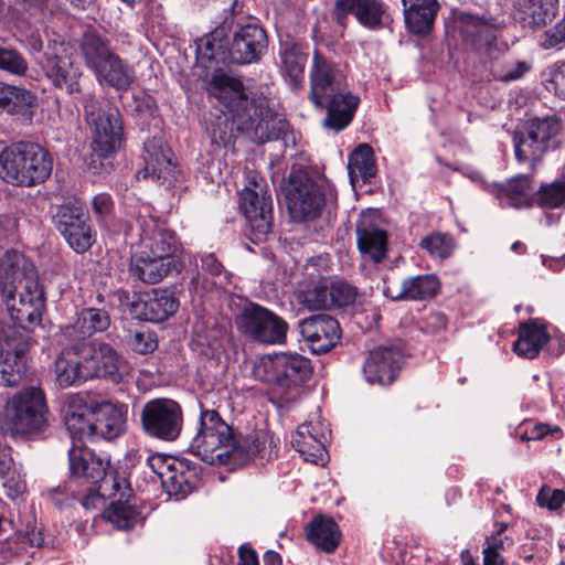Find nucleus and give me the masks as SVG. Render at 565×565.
Segmentation results:
<instances>
[{
  "label": "nucleus",
  "instance_id": "1",
  "mask_svg": "<svg viewBox=\"0 0 565 565\" xmlns=\"http://www.w3.org/2000/svg\"><path fill=\"white\" fill-rule=\"evenodd\" d=\"M68 460L70 486L77 489L78 501L86 510L103 508L107 497L114 495L126 480L109 460L89 448H71Z\"/></svg>",
  "mask_w": 565,
  "mask_h": 565
},
{
  "label": "nucleus",
  "instance_id": "2",
  "mask_svg": "<svg viewBox=\"0 0 565 565\" xmlns=\"http://www.w3.org/2000/svg\"><path fill=\"white\" fill-rule=\"evenodd\" d=\"M78 51L85 66L100 85L126 92L135 81L134 70L111 45V40L95 29L83 32Z\"/></svg>",
  "mask_w": 565,
  "mask_h": 565
},
{
  "label": "nucleus",
  "instance_id": "3",
  "mask_svg": "<svg viewBox=\"0 0 565 565\" xmlns=\"http://www.w3.org/2000/svg\"><path fill=\"white\" fill-rule=\"evenodd\" d=\"M53 160L39 143L20 141L0 152V177L18 186H34L51 175Z\"/></svg>",
  "mask_w": 565,
  "mask_h": 565
},
{
  "label": "nucleus",
  "instance_id": "4",
  "mask_svg": "<svg viewBox=\"0 0 565 565\" xmlns=\"http://www.w3.org/2000/svg\"><path fill=\"white\" fill-rule=\"evenodd\" d=\"M49 405L40 385L25 386L15 392L4 409L6 427L12 436L31 437L49 427Z\"/></svg>",
  "mask_w": 565,
  "mask_h": 565
},
{
  "label": "nucleus",
  "instance_id": "5",
  "mask_svg": "<svg viewBox=\"0 0 565 565\" xmlns=\"http://www.w3.org/2000/svg\"><path fill=\"white\" fill-rule=\"evenodd\" d=\"M235 430L215 409L201 408L199 429L189 451L209 465H230Z\"/></svg>",
  "mask_w": 565,
  "mask_h": 565
},
{
  "label": "nucleus",
  "instance_id": "6",
  "mask_svg": "<svg viewBox=\"0 0 565 565\" xmlns=\"http://www.w3.org/2000/svg\"><path fill=\"white\" fill-rule=\"evenodd\" d=\"M561 120L555 116L533 118L527 121L524 130L513 134L514 154L518 162L527 163L534 170L544 154L558 147Z\"/></svg>",
  "mask_w": 565,
  "mask_h": 565
},
{
  "label": "nucleus",
  "instance_id": "7",
  "mask_svg": "<svg viewBox=\"0 0 565 565\" xmlns=\"http://www.w3.org/2000/svg\"><path fill=\"white\" fill-rule=\"evenodd\" d=\"M287 210L294 222L302 223L320 217L326 205L322 184L306 170H292L284 186Z\"/></svg>",
  "mask_w": 565,
  "mask_h": 565
},
{
  "label": "nucleus",
  "instance_id": "8",
  "mask_svg": "<svg viewBox=\"0 0 565 565\" xmlns=\"http://www.w3.org/2000/svg\"><path fill=\"white\" fill-rule=\"evenodd\" d=\"M237 329L254 341L265 344H284L288 323L275 312L257 305L248 303L236 316Z\"/></svg>",
  "mask_w": 565,
  "mask_h": 565
},
{
  "label": "nucleus",
  "instance_id": "9",
  "mask_svg": "<svg viewBox=\"0 0 565 565\" xmlns=\"http://www.w3.org/2000/svg\"><path fill=\"white\" fill-rule=\"evenodd\" d=\"M140 420L147 436L173 441L178 439L183 427V411L174 399L153 398L143 405Z\"/></svg>",
  "mask_w": 565,
  "mask_h": 565
},
{
  "label": "nucleus",
  "instance_id": "10",
  "mask_svg": "<svg viewBox=\"0 0 565 565\" xmlns=\"http://www.w3.org/2000/svg\"><path fill=\"white\" fill-rule=\"evenodd\" d=\"M134 217L139 231V252L154 256L175 257L178 241L174 232L152 215L149 205H140Z\"/></svg>",
  "mask_w": 565,
  "mask_h": 565
},
{
  "label": "nucleus",
  "instance_id": "11",
  "mask_svg": "<svg viewBox=\"0 0 565 565\" xmlns=\"http://www.w3.org/2000/svg\"><path fill=\"white\" fill-rule=\"evenodd\" d=\"M87 121L93 125V152L99 158H109L117 152L122 140L121 115L116 107L108 106L95 113L94 104L85 105Z\"/></svg>",
  "mask_w": 565,
  "mask_h": 565
},
{
  "label": "nucleus",
  "instance_id": "12",
  "mask_svg": "<svg viewBox=\"0 0 565 565\" xmlns=\"http://www.w3.org/2000/svg\"><path fill=\"white\" fill-rule=\"evenodd\" d=\"M30 337L17 328L0 332V381L7 386L20 384L26 375L25 354Z\"/></svg>",
  "mask_w": 565,
  "mask_h": 565
},
{
  "label": "nucleus",
  "instance_id": "13",
  "mask_svg": "<svg viewBox=\"0 0 565 565\" xmlns=\"http://www.w3.org/2000/svg\"><path fill=\"white\" fill-rule=\"evenodd\" d=\"M236 131L246 135L253 142L265 143L275 135V113L263 100L248 98L246 105L232 113Z\"/></svg>",
  "mask_w": 565,
  "mask_h": 565
},
{
  "label": "nucleus",
  "instance_id": "14",
  "mask_svg": "<svg viewBox=\"0 0 565 565\" xmlns=\"http://www.w3.org/2000/svg\"><path fill=\"white\" fill-rule=\"evenodd\" d=\"M1 295L11 319L24 331L39 326L45 307L44 291L35 281H28L15 298V291Z\"/></svg>",
  "mask_w": 565,
  "mask_h": 565
},
{
  "label": "nucleus",
  "instance_id": "15",
  "mask_svg": "<svg viewBox=\"0 0 565 565\" xmlns=\"http://www.w3.org/2000/svg\"><path fill=\"white\" fill-rule=\"evenodd\" d=\"M142 159L145 168L137 172L136 178L151 179L170 188L178 174V167L170 147L161 137H152L143 143Z\"/></svg>",
  "mask_w": 565,
  "mask_h": 565
},
{
  "label": "nucleus",
  "instance_id": "16",
  "mask_svg": "<svg viewBox=\"0 0 565 565\" xmlns=\"http://www.w3.org/2000/svg\"><path fill=\"white\" fill-rule=\"evenodd\" d=\"M179 299L168 289L152 288L135 294L127 303L129 313L136 319L161 323L178 311Z\"/></svg>",
  "mask_w": 565,
  "mask_h": 565
},
{
  "label": "nucleus",
  "instance_id": "17",
  "mask_svg": "<svg viewBox=\"0 0 565 565\" xmlns=\"http://www.w3.org/2000/svg\"><path fill=\"white\" fill-rule=\"evenodd\" d=\"M461 44L470 47L484 58H495L505 50L499 43V25L480 17L461 12Z\"/></svg>",
  "mask_w": 565,
  "mask_h": 565
},
{
  "label": "nucleus",
  "instance_id": "18",
  "mask_svg": "<svg viewBox=\"0 0 565 565\" xmlns=\"http://www.w3.org/2000/svg\"><path fill=\"white\" fill-rule=\"evenodd\" d=\"M41 67L56 89L65 90L71 96L82 92L79 79L83 72L63 45L45 52Z\"/></svg>",
  "mask_w": 565,
  "mask_h": 565
},
{
  "label": "nucleus",
  "instance_id": "19",
  "mask_svg": "<svg viewBox=\"0 0 565 565\" xmlns=\"http://www.w3.org/2000/svg\"><path fill=\"white\" fill-rule=\"evenodd\" d=\"M54 225L67 244L76 253H84L94 243L88 215L77 204L66 203L57 207L53 216Z\"/></svg>",
  "mask_w": 565,
  "mask_h": 565
},
{
  "label": "nucleus",
  "instance_id": "20",
  "mask_svg": "<svg viewBox=\"0 0 565 565\" xmlns=\"http://www.w3.org/2000/svg\"><path fill=\"white\" fill-rule=\"evenodd\" d=\"M309 82V99L313 105L326 104L327 98L347 90L345 76L342 71L318 50L312 55Z\"/></svg>",
  "mask_w": 565,
  "mask_h": 565
},
{
  "label": "nucleus",
  "instance_id": "21",
  "mask_svg": "<svg viewBox=\"0 0 565 565\" xmlns=\"http://www.w3.org/2000/svg\"><path fill=\"white\" fill-rule=\"evenodd\" d=\"M86 342L66 341L54 362L55 382L61 388L79 386L89 381Z\"/></svg>",
  "mask_w": 565,
  "mask_h": 565
},
{
  "label": "nucleus",
  "instance_id": "22",
  "mask_svg": "<svg viewBox=\"0 0 565 565\" xmlns=\"http://www.w3.org/2000/svg\"><path fill=\"white\" fill-rule=\"evenodd\" d=\"M268 380L286 390L299 388L312 375L311 361L297 353L276 354L266 366Z\"/></svg>",
  "mask_w": 565,
  "mask_h": 565
},
{
  "label": "nucleus",
  "instance_id": "23",
  "mask_svg": "<svg viewBox=\"0 0 565 565\" xmlns=\"http://www.w3.org/2000/svg\"><path fill=\"white\" fill-rule=\"evenodd\" d=\"M230 465H245L253 460L260 463L278 456L279 438L267 430L253 431L247 435L235 433Z\"/></svg>",
  "mask_w": 565,
  "mask_h": 565
},
{
  "label": "nucleus",
  "instance_id": "24",
  "mask_svg": "<svg viewBox=\"0 0 565 565\" xmlns=\"http://www.w3.org/2000/svg\"><path fill=\"white\" fill-rule=\"evenodd\" d=\"M298 329L303 341L316 354H322L333 349L341 339L339 321L326 313H319L302 319Z\"/></svg>",
  "mask_w": 565,
  "mask_h": 565
},
{
  "label": "nucleus",
  "instance_id": "25",
  "mask_svg": "<svg viewBox=\"0 0 565 565\" xmlns=\"http://www.w3.org/2000/svg\"><path fill=\"white\" fill-rule=\"evenodd\" d=\"M349 14L373 31L384 28L388 18L387 7L382 0H335L332 15L337 23L345 26Z\"/></svg>",
  "mask_w": 565,
  "mask_h": 565
},
{
  "label": "nucleus",
  "instance_id": "26",
  "mask_svg": "<svg viewBox=\"0 0 565 565\" xmlns=\"http://www.w3.org/2000/svg\"><path fill=\"white\" fill-rule=\"evenodd\" d=\"M201 472V466L188 459H166L157 471L168 494L177 498H184L195 489Z\"/></svg>",
  "mask_w": 565,
  "mask_h": 565
},
{
  "label": "nucleus",
  "instance_id": "27",
  "mask_svg": "<svg viewBox=\"0 0 565 565\" xmlns=\"http://www.w3.org/2000/svg\"><path fill=\"white\" fill-rule=\"evenodd\" d=\"M404 354L396 345L377 347L370 351L363 364V374L371 384L390 385L398 375Z\"/></svg>",
  "mask_w": 565,
  "mask_h": 565
},
{
  "label": "nucleus",
  "instance_id": "28",
  "mask_svg": "<svg viewBox=\"0 0 565 565\" xmlns=\"http://www.w3.org/2000/svg\"><path fill=\"white\" fill-rule=\"evenodd\" d=\"M88 350L87 362L88 379H105L113 383H120L127 371L126 361L108 343L86 342Z\"/></svg>",
  "mask_w": 565,
  "mask_h": 565
},
{
  "label": "nucleus",
  "instance_id": "29",
  "mask_svg": "<svg viewBox=\"0 0 565 565\" xmlns=\"http://www.w3.org/2000/svg\"><path fill=\"white\" fill-rule=\"evenodd\" d=\"M268 44L266 31L257 24L241 26L233 35L227 47L228 61L235 64L257 62L265 53Z\"/></svg>",
  "mask_w": 565,
  "mask_h": 565
},
{
  "label": "nucleus",
  "instance_id": "30",
  "mask_svg": "<svg viewBox=\"0 0 565 565\" xmlns=\"http://www.w3.org/2000/svg\"><path fill=\"white\" fill-rule=\"evenodd\" d=\"M440 281L434 274L405 278L399 287L393 286L390 278L383 279V295L393 301H426L437 296Z\"/></svg>",
  "mask_w": 565,
  "mask_h": 565
},
{
  "label": "nucleus",
  "instance_id": "31",
  "mask_svg": "<svg viewBox=\"0 0 565 565\" xmlns=\"http://www.w3.org/2000/svg\"><path fill=\"white\" fill-rule=\"evenodd\" d=\"M241 209L247 220L250 231L258 236H265L273 225V201L268 192L248 186L241 192Z\"/></svg>",
  "mask_w": 565,
  "mask_h": 565
},
{
  "label": "nucleus",
  "instance_id": "32",
  "mask_svg": "<svg viewBox=\"0 0 565 565\" xmlns=\"http://www.w3.org/2000/svg\"><path fill=\"white\" fill-rule=\"evenodd\" d=\"M93 405L94 403L88 405L85 397L78 393L64 397L61 414L73 440L93 439Z\"/></svg>",
  "mask_w": 565,
  "mask_h": 565
},
{
  "label": "nucleus",
  "instance_id": "33",
  "mask_svg": "<svg viewBox=\"0 0 565 565\" xmlns=\"http://www.w3.org/2000/svg\"><path fill=\"white\" fill-rule=\"evenodd\" d=\"M127 406L119 403L103 401L93 405V439L113 440L127 429Z\"/></svg>",
  "mask_w": 565,
  "mask_h": 565
},
{
  "label": "nucleus",
  "instance_id": "34",
  "mask_svg": "<svg viewBox=\"0 0 565 565\" xmlns=\"http://www.w3.org/2000/svg\"><path fill=\"white\" fill-rule=\"evenodd\" d=\"M110 326V316L107 310L88 307L82 309L75 320L62 328L65 341L97 342L92 339L94 333L104 332Z\"/></svg>",
  "mask_w": 565,
  "mask_h": 565
},
{
  "label": "nucleus",
  "instance_id": "35",
  "mask_svg": "<svg viewBox=\"0 0 565 565\" xmlns=\"http://www.w3.org/2000/svg\"><path fill=\"white\" fill-rule=\"evenodd\" d=\"M490 192L501 206L527 209L535 202V188L530 174H516L504 183L493 184Z\"/></svg>",
  "mask_w": 565,
  "mask_h": 565
},
{
  "label": "nucleus",
  "instance_id": "36",
  "mask_svg": "<svg viewBox=\"0 0 565 565\" xmlns=\"http://www.w3.org/2000/svg\"><path fill=\"white\" fill-rule=\"evenodd\" d=\"M206 89L209 95L217 99L230 114L234 111V108L248 103L242 81L222 71L212 75Z\"/></svg>",
  "mask_w": 565,
  "mask_h": 565
},
{
  "label": "nucleus",
  "instance_id": "37",
  "mask_svg": "<svg viewBox=\"0 0 565 565\" xmlns=\"http://www.w3.org/2000/svg\"><path fill=\"white\" fill-rule=\"evenodd\" d=\"M320 426L313 423H303L292 435L291 445L306 461L324 465L328 452L324 446L326 437Z\"/></svg>",
  "mask_w": 565,
  "mask_h": 565
},
{
  "label": "nucleus",
  "instance_id": "38",
  "mask_svg": "<svg viewBox=\"0 0 565 565\" xmlns=\"http://www.w3.org/2000/svg\"><path fill=\"white\" fill-rule=\"evenodd\" d=\"M359 105V96L345 90L327 98L326 104L315 106L327 110L324 127L339 132L351 124Z\"/></svg>",
  "mask_w": 565,
  "mask_h": 565
},
{
  "label": "nucleus",
  "instance_id": "39",
  "mask_svg": "<svg viewBox=\"0 0 565 565\" xmlns=\"http://www.w3.org/2000/svg\"><path fill=\"white\" fill-rule=\"evenodd\" d=\"M175 264V257L154 256L138 250L131 258L129 271L140 281L154 285L167 277Z\"/></svg>",
  "mask_w": 565,
  "mask_h": 565
},
{
  "label": "nucleus",
  "instance_id": "40",
  "mask_svg": "<svg viewBox=\"0 0 565 565\" xmlns=\"http://www.w3.org/2000/svg\"><path fill=\"white\" fill-rule=\"evenodd\" d=\"M132 489L127 480L118 487L116 493L107 497L110 505L106 510V519L119 530H129L138 522L139 513L131 504Z\"/></svg>",
  "mask_w": 565,
  "mask_h": 565
},
{
  "label": "nucleus",
  "instance_id": "41",
  "mask_svg": "<svg viewBox=\"0 0 565 565\" xmlns=\"http://www.w3.org/2000/svg\"><path fill=\"white\" fill-rule=\"evenodd\" d=\"M306 540L316 548L333 553L341 542V531L335 521L327 515L315 516L305 527Z\"/></svg>",
  "mask_w": 565,
  "mask_h": 565
},
{
  "label": "nucleus",
  "instance_id": "42",
  "mask_svg": "<svg viewBox=\"0 0 565 565\" xmlns=\"http://www.w3.org/2000/svg\"><path fill=\"white\" fill-rule=\"evenodd\" d=\"M405 23L414 34L428 33L435 22L439 4L437 0H402Z\"/></svg>",
  "mask_w": 565,
  "mask_h": 565
},
{
  "label": "nucleus",
  "instance_id": "43",
  "mask_svg": "<svg viewBox=\"0 0 565 565\" xmlns=\"http://www.w3.org/2000/svg\"><path fill=\"white\" fill-rule=\"evenodd\" d=\"M550 334L545 326L535 320L523 322L519 327V335L513 343V351L521 358L534 359L548 342Z\"/></svg>",
  "mask_w": 565,
  "mask_h": 565
},
{
  "label": "nucleus",
  "instance_id": "44",
  "mask_svg": "<svg viewBox=\"0 0 565 565\" xmlns=\"http://www.w3.org/2000/svg\"><path fill=\"white\" fill-rule=\"evenodd\" d=\"M32 269V264L22 253L15 249L7 250L0 257V294L8 295L7 292L15 291L14 282L25 277Z\"/></svg>",
  "mask_w": 565,
  "mask_h": 565
},
{
  "label": "nucleus",
  "instance_id": "45",
  "mask_svg": "<svg viewBox=\"0 0 565 565\" xmlns=\"http://www.w3.org/2000/svg\"><path fill=\"white\" fill-rule=\"evenodd\" d=\"M358 247L364 257L374 263L382 262L387 253V234L384 230L361 222L356 226Z\"/></svg>",
  "mask_w": 565,
  "mask_h": 565
},
{
  "label": "nucleus",
  "instance_id": "46",
  "mask_svg": "<svg viewBox=\"0 0 565 565\" xmlns=\"http://www.w3.org/2000/svg\"><path fill=\"white\" fill-rule=\"evenodd\" d=\"M348 170L353 184L358 180L370 182L377 171L373 148L367 143L359 145L349 156Z\"/></svg>",
  "mask_w": 565,
  "mask_h": 565
},
{
  "label": "nucleus",
  "instance_id": "47",
  "mask_svg": "<svg viewBox=\"0 0 565 565\" xmlns=\"http://www.w3.org/2000/svg\"><path fill=\"white\" fill-rule=\"evenodd\" d=\"M33 95L30 90L0 82V110L10 115H30Z\"/></svg>",
  "mask_w": 565,
  "mask_h": 565
},
{
  "label": "nucleus",
  "instance_id": "48",
  "mask_svg": "<svg viewBox=\"0 0 565 565\" xmlns=\"http://www.w3.org/2000/svg\"><path fill=\"white\" fill-rule=\"evenodd\" d=\"M307 57L308 54L303 52L301 45L295 43L287 45L281 53L285 72L295 90L302 87Z\"/></svg>",
  "mask_w": 565,
  "mask_h": 565
},
{
  "label": "nucleus",
  "instance_id": "49",
  "mask_svg": "<svg viewBox=\"0 0 565 565\" xmlns=\"http://www.w3.org/2000/svg\"><path fill=\"white\" fill-rule=\"evenodd\" d=\"M223 32L214 30L196 42V56L201 62L225 63L228 53L222 40Z\"/></svg>",
  "mask_w": 565,
  "mask_h": 565
},
{
  "label": "nucleus",
  "instance_id": "50",
  "mask_svg": "<svg viewBox=\"0 0 565 565\" xmlns=\"http://www.w3.org/2000/svg\"><path fill=\"white\" fill-rule=\"evenodd\" d=\"M236 124L230 113L215 115L206 126V134L211 143L216 146H228L234 141Z\"/></svg>",
  "mask_w": 565,
  "mask_h": 565
},
{
  "label": "nucleus",
  "instance_id": "51",
  "mask_svg": "<svg viewBox=\"0 0 565 565\" xmlns=\"http://www.w3.org/2000/svg\"><path fill=\"white\" fill-rule=\"evenodd\" d=\"M330 294V280L319 279L302 290L299 295V301L309 310L332 309Z\"/></svg>",
  "mask_w": 565,
  "mask_h": 565
},
{
  "label": "nucleus",
  "instance_id": "52",
  "mask_svg": "<svg viewBox=\"0 0 565 565\" xmlns=\"http://www.w3.org/2000/svg\"><path fill=\"white\" fill-rule=\"evenodd\" d=\"M557 0H525L524 13L533 28L545 26L557 12Z\"/></svg>",
  "mask_w": 565,
  "mask_h": 565
},
{
  "label": "nucleus",
  "instance_id": "53",
  "mask_svg": "<svg viewBox=\"0 0 565 565\" xmlns=\"http://www.w3.org/2000/svg\"><path fill=\"white\" fill-rule=\"evenodd\" d=\"M535 201L542 207L558 209L565 205V181L556 180L535 190Z\"/></svg>",
  "mask_w": 565,
  "mask_h": 565
},
{
  "label": "nucleus",
  "instance_id": "54",
  "mask_svg": "<svg viewBox=\"0 0 565 565\" xmlns=\"http://www.w3.org/2000/svg\"><path fill=\"white\" fill-rule=\"evenodd\" d=\"M419 245L423 249L427 250L430 256L444 259L449 257L454 252L455 241L448 234L437 232L422 238Z\"/></svg>",
  "mask_w": 565,
  "mask_h": 565
},
{
  "label": "nucleus",
  "instance_id": "55",
  "mask_svg": "<svg viewBox=\"0 0 565 565\" xmlns=\"http://www.w3.org/2000/svg\"><path fill=\"white\" fill-rule=\"evenodd\" d=\"M332 308L351 306L358 297V289L345 280H330Z\"/></svg>",
  "mask_w": 565,
  "mask_h": 565
},
{
  "label": "nucleus",
  "instance_id": "56",
  "mask_svg": "<svg viewBox=\"0 0 565 565\" xmlns=\"http://www.w3.org/2000/svg\"><path fill=\"white\" fill-rule=\"evenodd\" d=\"M0 68L14 75H24L28 62L18 51L0 46Z\"/></svg>",
  "mask_w": 565,
  "mask_h": 565
},
{
  "label": "nucleus",
  "instance_id": "57",
  "mask_svg": "<svg viewBox=\"0 0 565 565\" xmlns=\"http://www.w3.org/2000/svg\"><path fill=\"white\" fill-rule=\"evenodd\" d=\"M544 76L546 89L565 99V62L550 66Z\"/></svg>",
  "mask_w": 565,
  "mask_h": 565
},
{
  "label": "nucleus",
  "instance_id": "58",
  "mask_svg": "<svg viewBox=\"0 0 565 565\" xmlns=\"http://www.w3.org/2000/svg\"><path fill=\"white\" fill-rule=\"evenodd\" d=\"M129 345L139 354L151 353L158 347L157 334L148 329L136 331L129 341Z\"/></svg>",
  "mask_w": 565,
  "mask_h": 565
},
{
  "label": "nucleus",
  "instance_id": "59",
  "mask_svg": "<svg viewBox=\"0 0 565 565\" xmlns=\"http://www.w3.org/2000/svg\"><path fill=\"white\" fill-rule=\"evenodd\" d=\"M564 502L565 492L561 489H552L547 486L542 487L536 495V503L548 510H557Z\"/></svg>",
  "mask_w": 565,
  "mask_h": 565
},
{
  "label": "nucleus",
  "instance_id": "60",
  "mask_svg": "<svg viewBox=\"0 0 565 565\" xmlns=\"http://www.w3.org/2000/svg\"><path fill=\"white\" fill-rule=\"evenodd\" d=\"M46 495L58 509L70 505L74 499L78 500L77 489L74 486H70V482L64 487L58 486L49 489Z\"/></svg>",
  "mask_w": 565,
  "mask_h": 565
},
{
  "label": "nucleus",
  "instance_id": "61",
  "mask_svg": "<svg viewBox=\"0 0 565 565\" xmlns=\"http://www.w3.org/2000/svg\"><path fill=\"white\" fill-rule=\"evenodd\" d=\"M531 68L532 64L526 61L505 62L499 74V79L504 83L518 81L531 71Z\"/></svg>",
  "mask_w": 565,
  "mask_h": 565
},
{
  "label": "nucleus",
  "instance_id": "62",
  "mask_svg": "<svg viewBox=\"0 0 565 565\" xmlns=\"http://www.w3.org/2000/svg\"><path fill=\"white\" fill-rule=\"evenodd\" d=\"M408 565H448L445 559H439L435 553H429L420 546H415L408 558Z\"/></svg>",
  "mask_w": 565,
  "mask_h": 565
},
{
  "label": "nucleus",
  "instance_id": "63",
  "mask_svg": "<svg viewBox=\"0 0 565 565\" xmlns=\"http://www.w3.org/2000/svg\"><path fill=\"white\" fill-rule=\"evenodd\" d=\"M1 480L3 481V487L8 498L14 500L24 492L25 484L19 476H14V471H12L8 477L1 478Z\"/></svg>",
  "mask_w": 565,
  "mask_h": 565
},
{
  "label": "nucleus",
  "instance_id": "64",
  "mask_svg": "<svg viewBox=\"0 0 565 565\" xmlns=\"http://www.w3.org/2000/svg\"><path fill=\"white\" fill-rule=\"evenodd\" d=\"M563 44H565V36L556 31V24L542 35L541 46L545 50L556 49Z\"/></svg>",
  "mask_w": 565,
  "mask_h": 565
}]
</instances>
